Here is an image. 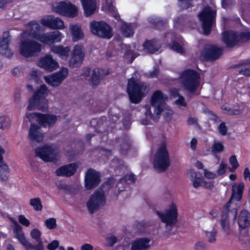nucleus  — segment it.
<instances>
[{
	"label": "nucleus",
	"mask_w": 250,
	"mask_h": 250,
	"mask_svg": "<svg viewBox=\"0 0 250 250\" xmlns=\"http://www.w3.org/2000/svg\"><path fill=\"white\" fill-rule=\"evenodd\" d=\"M167 100L166 95L164 94L161 91L157 90L154 92L151 100V103L154 108L153 113L151 112L149 106H145L146 111L145 112L146 118L142 120V124L145 125H148L149 119L156 120L160 118L162 111V107L166 101Z\"/></svg>",
	"instance_id": "1"
},
{
	"label": "nucleus",
	"mask_w": 250,
	"mask_h": 250,
	"mask_svg": "<svg viewBox=\"0 0 250 250\" xmlns=\"http://www.w3.org/2000/svg\"><path fill=\"white\" fill-rule=\"evenodd\" d=\"M137 71L132 77L128 79L127 92L130 102L133 104H138L147 92V86L144 82H139L137 79Z\"/></svg>",
	"instance_id": "2"
},
{
	"label": "nucleus",
	"mask_w": 250,
	"mask_h": 250,
	"mask_svg": "<svg viewBox=\"0 0 250 250\" xmlns=\"http://www.w3.org/2000/svg\"><path fill=\"white\" fill-rule=\"evenodd\" d=\"M48 92L46 86L45 84L41 85L29 99L27 109L30 111L36 109L42 111H46L48 108V105L45 97Z\"/></svg>",
	"instance_id": "3"
},
{
	"label": "nucleus",
	"mask_w": 250,
	"mask_h": 250,
	"mask_svg": "<svg viewBox=\"0 0 250 250\" xmlns=\"http://www.w3.org/2000/svg\"><path fill=\"white\" fill-rule=\"evenodd\" d=\"M244 183L241 182L237 187V190L235 188V186H232V195L230 199L225 205L222 210V214H226L228 215L229 212L233 215V220H236L238 210L240 207L237 203L235 202L234 200L238 202L241 200L242 197L243 192L244 189Z\"/></svg>",
	"instance_id": "4"
},
{
	"label": "nucleus",
	"mask_w": 250,
	"mask_h": 250,
	"mask_svg": "<svg viewBox=\"0 0 250 250\" xmlns=\"http://www.w3.org/2000/svg\"><path fill=\"white\" fill-rule=\"evenodd\" d=\"M180 78L184 89L189 93V96L196 92L200 84V74L197 71L187 69L181 73Z\"/></svg>",
	"instance_id": "5"
},
{
	"label": "nucleus",
	"mask_w": 250,
	"mask_h": 250,
	"mask_svg": "<svg viewBox=\"0 0 250 250\" xmlns=\"http://www.w3.org/2000/svg\"><path fill=\"white\" fill-rule=\"evenodd\" d=\"M154 167L159 172L167 170L170 165L169 153L165 143H163L158 149L153 159Z\"/></svg>",
	"instance_id": "6"
},
{
	"label": "nucleus",
	"mask_w": 250,
	"mask_h": 250,
	"mask_svg": "<svg viewBox=\"0 0 250 250\" xmlns=\"http://www.w3.org/2000/svg\"><path fill=\"white\" fill-rule=\"evenodd\" d=\"M106 204V197L104 190L98 188L90 196L86 203V206L89 212L92 214L96 211L99 210Z\"/></svg>",
	"instance_id": "7"
},
{
	"label": "nucleus",
	"mask_w": 250,
	"mask_h": 250,
	"mask_svg": "<svg viewBox=\"0 0 250 250\" xmlns=\"http://www.w3.org/2000/svg\"><path fill=\"white\" fill-rule=\"evenodd\" d=\"M216 11L208 6L205 7L198 14L200 20L202 21V28L204 34L208 35L211 32L212 25L215 20Z\"/></svg>",
	"instance_id": "8"
},
{
	"label": "nucleus",
	"mask_w": 250,
	"mask_h": 250,
	"mask_svg": "<svg viewBox=\"0 0 250 250\" xmlns=\"http://www.w3.org/2000/svg\"><path fill=\"white\" fill-rule=\"evenodd\" d=\"M91 33L101 38L109 39L113 36L111 27L104 21H93L90 24Z\"/></svg>",
	"instance_id": "9"
},
{
	"label": "nucleus",
	"mask_w": 250,
	"mask_h": 250,
	"mask_svg": "<svg viewBox=\"0 0 250 250\" xmlns=\"http://www.w3.org/2000/svg\"><path fill=\"white\" fill-rule=\"evenodd\" d=\"M20 54L25 57L34 56L41 51V44L34 41H24L21 43Z\"/></svg>",
	"instance_id": "10"
},
{
	"label": "nucleus",
	"mask_w": 250,
	"mask_h": 250,
	"mask_svg": "<svg viewBox=\"0 0 250 250\" xmlns=\"http://www.w3.org/2000/svg\"><path fill=\"white\" fill-rule=\"evenodd\" d=\"M156 214L161 218V221L166 224V227L170 230L169 227L174 226L177 222L178 212L175 205L172 204L170 207L166 210L165 213L157 211Z\"/></svg>",
	"instance_id": "11"
},
{
	"label": "nucleus",
	"mask_w": 250,
	"mask_h": 250,
	"mask_svg": "<svg viewBox=\"0 0 250 250\" xmlns=\"http://www.w3.org/2000/svg\"><path fill=\"white\" fill-rule=\"evenodd\" d=\"M84 56L83 47L80 44L75 45L68 61L69 66L72 68L79 67L83 63Z\"/></svg>",
	"instance_id": "12"
},
{
	"label": "nucleus",
	"mask_w": 250,
	"mask_h": 250,
	"mask_svg": "<svg viewBox=\"0 0 250 250\" xmlns=\"http://www.w3.org/2000/svg\"><path fill=\"white\" fill-rule=\"evenodd\" d=\"M68 74L67 68L62 67L59 72L55 73L52 75L45 77L44 79L48 84L53 86H58L67 77Z\"/></svg>",
	"instance_id": "13"
},
{
	"label": "nucleus",
	"mask_w": 250,
	"mask_h": 250,
	"mask_svg": "<svg viewBox=\"0 0 250 250\" xmlns=\"http://www.w3.org/2000/svg\"><path fill=\"white\" fill-rule=\"evenodd\" d=\"M85 187L87 190H90L97 187L100 182L99 173L92 168L88 169L85 173Z\"/></svg>",
	"instance_id": "14"
},
{
	"label": "nucleus",
	"mask_w": 250,
	"mask_h": 250,
	"mask_svg": "<svg viewBox=\"0 0 250 250\" xmlns=\"http://www.w3.org/2000/svg\"><path fill=\"white\" fill-rule=\"evenodd\" d=\"M35 156L40 157L44 161L51 162L55 159L56 154L52 146L45 145L35 149Z\"/></svg>",
	"instance_id": "15"
},
{
	"label": "nucleus",
	"mask_w": 250,
	"mask_h": 250,
	"mask_svg": "<svg viewBox=\"0 0 250 250\" xmlns=\"http://www.w3.org/2000/svg\"><path fill=\"white\" fill-rule=\"evenodd\" d=\"M38 65L49 72H52L59 67L58 62L53 58L51 55H46L42 57L38 62Z\"/></svg>",
	"instance_id": "16"
},
{
	"label": "nucleus",
	"mask_w": 250,
	"mask_h": 250,
	"mask_svg": "<svg viewBox=\"0 0 250 250\" xmlns=\"http://www.w3.org/2000/svg\"><path fill=\"white\" fill-rule=\"evenodd\" d=\"M62 37V35L60 32L55 31L46 33H42L38 40L46 44H51L55 42H60Z\"/></svg>",
	"instance_id": "17"
},
{
	"label": "nucleus",
	"mask_w": 250,
	"mask_h": 250,
	"mask_svg": "<svg viewBox=\"0 0 250 250\" xmlns=\"http://www.w3.org/2000/svg\"><path fill=\"white\" fill-rule=\"evenodd\" d=\"M223 49L215 45L206 47L202 52V55L206 60L212 61L218 59L222 54Z\"/></svg>",
	"instance_id": "18"
},
{
	"label": "nucleus",
	"mask_w": 250,
	"mask_h": 250,
	"mask_svg": "<svg viewBox=\"0 0 250 250\" xmlns=\"http://www.w3.org/2000/svg\"><path fill=\"white\" fill-rule=\"evenodd\" d=\"M11 40V37L8 31L4 32L2 38L0 39V53L8 58L11 57L13 55L8 47Z\"/></svg>",
	"instance_id": "19"
},
{
	"label": "nucleus",
	"mask_w": 250,
	"mask_h": 250,
	"mask_svg": "<svg viewBox=\"0 0 250 250\" xmlns=\"http://www.w3.org/2000/svg\"><path fill=\"white\" fill-rule=\"evenodd\" d=\"M41 23L52 29H62L64 26L63 21L60 18L52 16L42 19Z\"/></svg>",
	"instance_id": "20"
},
{
	"label": "nucleus",
	"mask_w": 250,
	"mask_h": 250,
	"mask_svg": "<svg viewBox=\"0 0 250 250\" xmlns=\"http://www.w3.org/2000/svg\"><path fill=\"white\" fill-rule=\"evenodd\" d=\"M150 239L148 238L137 239L130 243V250H148L150 247Z\"/></svg>",
	"instance_id": "21"
},
{
	"label": "nucleus",
	"mask_w": 250,
	"mask_h": 250,
	"mask_svg": "<svg viewBox=\"0 0 250 250\" xmlns=\"http://www.w3.org/2000/svg\"><path fill=\"white\" fill-rule=\"evenodd\" d=\"M222 41L228 47H232L238 42L237 34L232 31H227L222 35Z\"/></svg>",
	"instance_id": "22"
},
{
	"label": "nucleus",
	"mask_w": 250,
	"mask_h": 250,
	"mask_svg": "<svg viewBox=\"0 0 250 250\" xmlns=\"http://www.w3.org/2000/svg\"><path fill=\"white\" fill-rule=\"evenodd\" d=\"M77 168L76 164L71 163L60 167L56 170V173L57 176L69 177L75 173Z\"/></svg>",
	"instance_id": "23"
},
{
	"label": "nucleus",
	"mask_w": 250,
	"mask_h": 250,
	"mask_svg": "<svg viewBox=\"0 0 250 250\" xmlns=\"http://www.w3.org/2000/svg\"><path fill=\"white\" fill-rule=\"evenodd\" d=\"M40 128L38 125L32 124L29 130V139L32 141L38 143L42 142L43 139V135L40 132Z\"/></svg>",
	"instance_id": "24"
},
{
	"label": "nucleus",
	"mask_w": 250,
	"mask_h": 250,
	"mask_svg": "<svg viewBox=\"0 0 250 250\" xmlns=\"http://www.w3.org/2000/svg\"><path fill=\"white\" fill-rule=\"evenodd\" d=\"M14 232L15 233V237L19 242L23 245L25 249L28 246H30L28 240L25 238L24 233L22 231V227L16 222L14 221Z\"/></svg>",
	"instance_id": "25"
},
{
	"label": "nucleus",
	"mask_w": 250,
	"mask_h": 250,
	"mask_svg": "<svg viewBox=\"0 0 250 250\" xmlns=\"http://www.w3.org/2000/svg\"><path fill=\"white\" fill-rule=\"evenodd\" d=\"M50 51L58 55L62 60H66L70 52L69 46L64 47L62 45H53L50 47Z\"/></svg>",
	"instance_id": "26"
},
{
	"label": "nucleus",
	"mask_w": 250,
	"mask_h": 250,
	"mask_svg": "<svg viewBox=\"0 0 250 250\" xmlns=\"http://www.w3.org/2000/svg\"><path fill=\"white\" fill-rule=\"evenodd\" d=\"M58 117L54 115L41 113L39 123L44 127H50L56 123Z\"/></svg>",
	"instance_id": "27"
},
{
	"label": "nucleus",
	"mask_w": 250,
	"mask_h": 250,
	"mask_svg": "<svg viewBox=\"0 0 250 250\" xmlns=\"http://www.w3.org/2000/svg\"><path fill=\"white\" fill-rule=\"evenodd\" d=\"M238 223L240 229H245L250 226V213L247 210H242L239 213Z\"/></svg>",
	"instance_id": "28"
},
{
	"label": "nucleus",
	"mask_w": 250,
	"mask_h": 250,
	"mask_svg": "<svg viewBox=\"0 0 250 250\" xmlns=\"http://www.w3.org/2000/svg\"><path fill=\"white\" fill-rule=\"evenodd\" d=\"M85 16L93 14L96 9V0H81Z\"/></svg>",
	"instance_id": "29"
},
{
	"label": "nucleus",
	"mask_w": 250,
	"mask_h": 250,
	"mask_svg": "<svg viewBox=\"0 0 250 250\" xmlns=\"http://www.w3.org/2000/svg\"><path fill=\"white\" fill-rule=\"evenodd\" d=\"M144 47L146 52L153 54L158 51L161 45L157 40L153 39L146 41L144 44Z\"/></svg>",
	"instance_id": "30"
},
{
	"label": "nucleus",
	"mask_w": 250,
	"mask_h": 250,
	"mask_svg": "<svg viewBox=\"0 0 250 250\" xmlns=\"http://www.w3.org/2000/svg\"><path fill=\"white\" fill-rule=\"evenodd\" d=\"M41 26L35 21H32L28 24L29 34L37 40L41 34L40 32Z\"/></svg>",
	"instance_id": "31"
},
{
	"label": "nucleus",
	"mask_w": 250,
	"mask_h": 250,
	"mask_svg": "<svg viewBox=\"0 0 250 250\" xmlns=\"http://www.w3.org/2000/svg\"><path fill=\"white\" fill-rule=\"evenodd\" d=\"M69 29L72 34L73 41L77 42L83 38L84 34L81 26L78 24L70 25Z\"/></svg>",
	"instance_id": "32"
},
{
	"label": "nucleus",
	"mask_w": 250,
	"mask_h": 250,
	"mask_svg": "<svg viewBox=\"0 0 250 250\" xmlns=\"http://www.w3.org/2000/svg\"><path fill=\"white\" fill-rule=\"evenodd\" d=\"M66 5L67 6H66L64 8L65 11L63 13V15L70 18L76 17L78 14V9L77 7L68 0L66 1Z\"/></svg>",
	"instance_id": "33"
},
{
	"label": "nucleus",
	"mask_w": 250,
	"mask_h": 250,
	"mask_svg": "<svg viewBox=\"0 0 250 250\" xmlns=\"http://www.w3.org/2000/svg\"><path fill=\"white\" fill-rule=\"evenodd\" d=\"M220 224L222 230L226 235L230 233V223L229 220V215L226 214H222Z\"/></svg>",
	"instance_id": "34"
},
{
	"label": "nucleus",
	"mask_w": 250,
	"mask_h": 250,
	"mask_svg": "<svg viewBox=\"0 0 250 250\" xmlns=\"http://www.w3.org/2000/svg\"><path fill=\"white\" fill-rule=\"evenodd\" d=\"M0 160H1L0 159ZM10 171L8 166L3 161L0 160V179L6 181L8 179L7 174Z\"/></svg>",
	"instance_id": "35"
},
{
	"label": "nucleus",
	"mask_w": 250,
	"mask_h": 250,
	"mask_svg": "<svg viewBox=\"0 0 250 250\" xmlns=\"http://www.w3.org/2000/svg\"><path fill=\"white\" fill-rule=\"evenodd\" d=\"M217 230L213 226L207 227L206 230V236L209 243H213L216 241Z\"/></svg>",
	"instance_id": "36"
},
{
	"label": "nucleus",
	"mask_w": 250,
	"mask_h": 250,
	"mask_svg": "<svg viewBox=\"0 0 250 250\" xmlns=\"http://www.w3.org/2000/svg\"><path fill=\"white\" fill-rule=\"evenodd\" d=\"M102 79V75L101 74L100 70L99 68H95L92 73L91 76V83L92 85H98Z\"/></svg>",
	"instance_id": "37"
},
{
	"label": "nucleus",
	"mask_w": 250,
	"mask_h": 250,
	"mask_svg": "<svg viewBox=\"0 0 250 250\" xmlns=\"http://www.w3.org/2000/svg\"><path fill=\"white\" fill-rule=\"evenodd\" d=\"M66 6V1L55 2L52 5V9L55 13L63 15Z\"/></svg>",
	"instance_id": "38"
},
{
	"label": "nucleus",
	"mask_w": 250,
	"mask_h": 250,
	"mask_svg": "<svg viewBox=\"0 0 250 250\" xmlns=\"http://www.w3.org/2000/svg\"><path fill=\"white\" fill-rule=\"evenodd\" d=\"M122 34L125 37L132 36L133 34V30L130 24L124 23L121 27Z\"/></svg>",
	"instance_id": "39"
},
{
	"label": "nucleus",
	"mask_w": 250,
	"mask_h": 250,
	"mask_svg": "<svg viewBox=\"0 0 250 250\" xmlns=\"http://www.w3.org/2000/svg\"><path fill=\"white\" fill-rule=\"evenodd\" d=\"M120 151L123 155L127 154L130 148L131 143L128 138H125L122 141L120 144Z\"/></svg>",
	"instance_id": "40"
},
{
	"label": "nucleus",
	"mask_w": 250,
	"mask_h": 250,
	"mask_svg": "<svg viewBox=\"0 0 250 250\" xmlns=\"http://www.w3.org/2000/svg\"><path fill=\"white\" fill-rule=\"evenodd\" d=\"M29 204L36 211H41L42 209L41 200L39 197L31 199Z\"/></svg>",
	"instance_id": "41"
},
{
	"label": "nucleus",
	"mask_w": 250,
	"mask_h": 250,
	"mask_svg": "<svg viewBox=\"0 0 250 250\" xmlns=\"http://www.w3.org/2000/svg\"><path fill=\"white\" fill-rule=\"evenodd\" d=\"M169 46L171 49L179 54H184L186 53V50L183 47L177 42H172L171 44H169Z\"/></svg>",
	"instance_id": "42"
},
{
	"label": "nucleus",
	"mask_w": 250,
	"mask_h": 250,
	"mask_svg": "<svg viewBox=\"0 0 250 250\" xmlns=\"http://www.w3.org/2000/svg\"><path fill=\"white\" fill-rule=\"evenodd\" d=\"M106 117L103 116L100 119H93L91 121V124L92 125L95 127H100L104 125V124L106 123Z\"/></svg>",
	"instance_id": "43"
},
{
	"label": "nucleus",
	"mask_w": 250,
	"mask_h": 250,
	"mask_svg": "<svg viewBox=\"0 0 250 250\" xmlns=\"http://www.w3.org/2000/svg\"><path fill=\"white\" fill-rule=\"evenodd\" d=\"M135 179V175L131 173L126 175L124 177L120 179V181L117 183V186H119L121 184L127 183L128 181L134 182Z\"/></svg>",
	"instance_id": "44"
},
{
	"label": "nucleus",
	"mask_w": 250,
	"mask_h": 250,
	"mask_svg": "<svg viewBox=\"0 0 250 250\" xmlns=\"http://www.w3.org/2000/svg\"><path fill=\"white\" fill-rule=\"evenodd\" d=\"M30 235L36 242L42 241L41 238V232L37 229H33L31 231Z\"/></svg>",
	"instance_id": "45"
},
{
	"label": "nucleus",
	"mask_w": 250,
	"mask_h": 250,
	"mask_svg": "<svg viewBox=\"0 0 250 250\" xmlns=\"http://www.w3.org/2000/svg\"><path fill=\"white\" fill-rule=\"evenodd\" d=\"M163 116L165 120L169 122L171 119L173 112L172 110L169 109H163L162 108V111Z\"/></svg>",
	"instance_id": "46"
},
{
	"label": "nucleus",
	"mask_w": 250,
	"mask_h": 250,
	"mask_svg": "<svg viewBox=\"0 0 250 250\" xmlns=\"http://www.w3.org/2000/svg\"><path fill=\"white\" fill-rule=\"evenodd\" d=\"M38 244L36 245H33L31 243H29V247L27 246L25 248L26 250H44V246L42 241L37 242Z\"/></svg>",
	"instance_id": "47"
},
{
	"label": "nucleus",
	"mask_w": 250,
	"mask_h": 250,
	"mask_svg": "<svg viewBox=\"0 0 250 250\" xmlns=\"http://www.w3.org/2000/svg\"><path fill=\"white\" fill-rule=\"evenodd\" d=\"M46 227L50 229H54L57 227L56 220L54 218H50L45 221Z\"/></svg>",
	"instance_id": "48"
},
{
	"label": "nucleus",
	"mask_w": 250,
	"mask_h": 250,
	"mask_svg": "<svg viewBox=\"0 0 250 250\" xmlns=\"http://www.w3.org/2000/svg\"><path fill=\"white\" fill-rule=\"evenodd\" d=\"M10 125V120L8 117H0V128H7Z\"/></svg>",
	"instance_id": "49"
},
{
	"label": "nucleus",
	"mask_w": 250,
	"mask_h": 250,
	"mask_svg": "<svg viewBox=\"0 0 250 250\" xmlns=\"http://www.w3.org/2000/svg\"><path fill=\"white\" fill-rule=\"evenodd\" d=\"M193 0H178V5L182 9H186L192 6L191 2Z\"/></svg>",
	"instance_id": "50"
},
{
	"label": "nucleus",
	"mask_w": 250,
	"mask_h": 250,
	"mask_svg": "<svg viewBox=\"0 0 250 250\" xmlns=\"http://www.w3.org/2000/svg\"><path fill=\"white\" fill-rule=\"evenodd\" d=\"M238 42H245L250 39V32H243L241 34H237Z\"/></svg>",
	"instance_id": "51"
},
{
	"label": "nucleus",
	"mask_w": 250,
	"mask_h": 250,
	"mask_svg": "<svg viewBox=\"0 0 250 250\" xmlns=\"http://www.w3.org/2000/svg\"><path fill=\"white\" fill-rule=\"evenodd\" d=\"M224 150V146L218 142H214L211 147V151L216 153L223 151Z\"/></svg>",
	"instance_id": "52"
},
{
	"label": "nucleus",
	"mask_w": 250,
	"mask_h": 250,
	"mask_svg": "<svg viewBox=\"0 0 250 250\" xmlns=\"http://www.w3.org/2000/svg\"><path fill=\"white\" fill-rule=\"evenodd\" d=\"M150 22L152 23L155 24L157 28L161 29V27L167 24V21L166 20L162 21H157V19H152L150 21Z\"/></svg>",
	"instance_id": "53"
},
{
	"label": "nucleus",
	"mask_w": 250,
	"mask_h": 250,
	"mask_svg": "<svg viewBox=\"0 0 250 250\" xmlns=\"http://www.w3.org/2000/svg\"><path fill=\"white\" fill-rule=\"evenodd\" d=\"M195 250H207L206 244L203 241H198L194 245Z\"/></svg>",
	"instance_id": "54"
},
{
	"label": "nucleus",
	"mask_w": 250,
	"mask_h": 250,
	"mask_svg": "<svg viewBox=\"0 0 250 250\" xmlns=\"http://www.w3.org/2000/svg\"><path fill=\"white\" fill-rule=\"evenodd\" d=\"M227 167V164H224L223 162H222L220 164L218 170H217V173L218 174V175H222L224 174H225L226 172Z\"/></svg>",
	"instance_id": "55"
},
{
	"label": "nucleus",
	"mask_w": 250,
	"mask_h": 250,
	"mask_svg": "<svg viewBox=\"0 0 250 250\" xmlns=\"http://www.w3.org/2000/svg\"><path fill=\"white\" fill-rule=\"evenodd\" d=\"M227 127L225 125V123L224 122H222L218 126V131L222 135H226L227 133Z\"/></svg>",
	"instance_id": "56"
},
{
	"label": "nucleus",
	"mask_w": 250,
	"mask_h": 250,
	"mask_svg": "<svg viewBox=\"0 0 250 250\" xmlns=\"http://www.w3.org/2000/svg\"><path fill=\"white\" fill-rule=\"evenodd\" d=\"M106 240L108 245L110 247H113L117 242V238L113 235L107 237Z\"/></svg>",
	"instance_id": "57"
},
{
	"label": "nucleus",
	"mask_w": 250,
	"mask_h": 250,
	"mask_svg": "<svg viewBox=\"0 0 250 250\" xmlns=\"http://www.w3.org/2000/svg\"><path fill=\"white\" fill-rule=\"evenodd\" d=\"M222 108L225 110L228 111L229 115H239L241 114V111L239 109H230L228 106H223Z\"/></svg>",
	"instance_id": "58"
},
{
	"label": "nucleus",
	"mask_w": 250,
	"mask_h": 250,
	"mask_svg": "<svg viewBox=\"0 0 250 250\" xmlns=\"http://www.w3.org/2000/svg\"><path fill=\"white\" fill-rule=\"evenodd\" d=\"M19 221L21 224L26 227H28L30 225V221L23 215L19 216Z\"/></svg>",
	"instance_id": "59"
},
{
	"label": "nucleus",
	"mask_w": 250,
	"mask_h": 250,
	"mask_svg": "<svg viewBox=\"0 0 250 250\" xmlns=\"http://www.w3.org/2000/svg\"><path fill=\"white\" fill-rule=\"evenodd\" d=\"M59 246V242L58 240H53L51 243L49 244L47 248L49 250H54L58 248Z\"/></svg>",
	"instance_id": "60"
},
{
	"label": "nucleus",
	"mask_w": 250,
	"mask_h": 250,
	"mask_svg": "<svg viewBox=\"0 0 250 250\" xmlns=\"http://www.w3.org/2000/svg\"><path fill=\"white\" fill-rule=\"evenodd\" d=\"M41 116V113H27L26 114V117L28 119L29 121H31L33 118H37L38 119V121H39V118Z\"/></svg>",
	"instance_id": "61"
},
{
	"label": "nucleus",
	"mask_w": 250,
	"mask_h": 250,
	"mask_svg": "<svg viewBox=\"0 0 250 250\" xmlns=\"http://www.w3.org/2000/svg\"><path fill=\"white\" fill-rule=\"evenodd\" d=\"M229 162L231 166L235 168L239 167V164L235 155L231 156L229 159Z\"/></svg>",
	"instance_id": "62"
},
{
	"label": "nucleus",
	"mask_w": 250,
	"mask_h": 250,
	"mask_svg": "<svg viewBox=\"0 0 250 250\" xmlns=\"http://www.w3.org/2000/svg\"><path fill=\"white\" fill-rule=\"evenodd\" d=\"M204 176L208 179H214L217 177L216 174L208 171L207 169H204Z\"/></svg>",
	"instance_id": "63"
},
{
	"label": "nucleus",
	"mask_w": 250,
	"mask_h": 250,
	"mask_svg": "<svg viewBox=\"0 0 250 250\" xmlns=\"http://www.w3.org/2000/svg\"><path fill=\"white\" fill-rule=\"evenodd\" d=\"M175 104L183 106H186L187 104L185 101V99L183 96H180L179 97V99L175 101Z\"/></svg>",
	"instance_id": "64"
}]
</instances>
